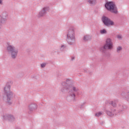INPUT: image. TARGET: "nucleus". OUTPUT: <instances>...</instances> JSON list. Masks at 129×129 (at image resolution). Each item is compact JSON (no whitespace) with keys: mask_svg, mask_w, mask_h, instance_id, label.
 Instances as JSON below:
<instances>
[{"mask_svg":"<svg viewBox=\"0 0 129 129\" xmlns=\"http://www.w3.org/2000/svg\"><path fill=\"white\" fill-rule=\"evenodd\" d=\"M45 66H46V63H42L41 64V67H42V68H44V67H45Z\"/></svg>","mask_w":129,"mask_h":129,"instance_id":"16","label":"nucleus"},{"mask_svg":"<svg viewBox=\"0 0 129 129\" xmlns=\"http://www.w3.org/2000/svg\"><path fill=\"white\" fill-rule=\"evenodd\" d=\"M2 24H3V22L0 20V29H2Z\"/></svg>","mask_w":129,"mask_h":129,"instance_id":"17","label":"nucleus"},{"mask_svg":"<svg viewBox=\"0 0 129 129\" xmlns=\"http://www.w3.org/2000/svg\"><path fill=\"white\" fill-rule=\"evenodd\" d=\"M4 92L7 95V102L9 104H12V98H13V93L11 92V86H7L4 89Z\"/></svg>","mask_w":129,"mask_h":129,"instance_id":"2","label":"nucleus"},{"mask_svg":"<svg viewBox=\"0 0 129 129\" xmlns=\"http://www.w3.org/2000/svg\"><path fill=\"white\" fill-rule=\"evenodd\" d=\"M62 85L64 88H67V89H70L71 90H73V91H76L77 90L75 87L72 86H69L68 84H66V83H63Z\"/></svg>","mask_w":129,"mask_h":129,"instance_id":"7","label":"nucleus"},{"mask_svg":"<svg viewBox=\"0 0 129 129\" xmlns=\"http://www.w3.org/2000/svg\"><path fill=\"white\" fill-rule=\"evenodd\" d=\"M0 4L1 5L3 4V0H0Z\"/></svg>","mask_w":129,"mask_h":129,"instance_id":"19","label":"nucleus"},{"mask_svg":"<svg viewBox=\"0 0 129 129\" xmlns=\"http://www.w3.org/2000/svg\"><path fill=\"white\" fill-rule=\"evenodd\" d=\"M74 41H75L74 31L70 30L68 34L67 41L68 42L69 44H72V43H73Z\"/></svg>","mask_w":129,"mask_h":129,"instance_id":"5","label":"nucleus"},{"mask_svg":"<svg viewBox=\"0 0 129 129\" xmlns=\"http://www.w3.org/2000/svg\"><path fill=\"white\" fill-rule=\"evenodd\" d=\"M122 50V47L121 46H118L117 48V52H120Z\"/></svg>","mask_w":129,"mask_h":129,"instance_id":"11","label":"nucleus"},{"mask_svg":"<svg viewBox=\"0 0 129 129\" xmlns=\"http://www.w3.org/2000/svg\"><path fill=\"white\" fill-rule=\"evenodd\" d=\"M122 37L120 35H117V38L119 40H120Z\"/></svg>","mask_w":129,"mask_h":129,"instance_id":"15","label":"nucleus"},{"mask_svg":"<svg viewBox=\"0 0 129 129\" xmlns=\"http://www.w3.org/2000/svg\"><path fill=\"white\" fill-rule=\"evenodd\" d=\"M89 3L92 5H94L96 3V0H89Z\"/></svg>","mask_w":129,"mask_h":129,"instance_id":"10","label":"nucleus"},{"mask_svg":"<svg viewBox=\"0 0 129 129\" xmlns=\"http://www.w3.org/2000/svg\"><path fill=\"white\" fill-rule=\"evenodd\" d=\"M101 114H102V113L99 112L95 114V116L98 117V116H100Z\"/></svg>","mask_w":129,"mask_h":129,"instance_id":"13","label":"nucleus"},{"mask_svg":"<svg viewBox=\"0 0 129 129\" xmlns=\"http://www.w3.org/2000/svg\"><path fill=\"white\" fill-rule=\"evenodd\" d=\"M107 114H108V115H109L110 116H111V114H110L109 112H107Z\"/></svg>","mask_w":129,"mask_h":129,"instance_id":"18","label":"nucleus"},{"mask_svg":"<svg viewBox=\"0 0 129 129\" xmlns=\"http://www.w3.org/2000/svg\"><path fill=\"white\" fill-rule=\"evenodd\" d=\"M7 50L9 51V52H11V56L13 59H15V58H16L17 55H18V49L16 48L15 47L13 46L9 45L7 47Z\"/></svg>","mask_w":129,"mask_h":129,"instance_id":"4","label":"nucleus"},{"mask_svg":"<svg viewBox=\"0 0 129 129\" xmlns=\"http://www.w3.org/2000/svg\"><path fill=\"white\" fill-rule=\"evenodd\" d=\"M72 99H74V97H75V94H74V92H72V94H71Z\"/></svg>","mask_w":129,"mask_h":129,"instance_id":"14","label":"nucleus"},{"mask_svg":"<svg viewBox=\"0 0 129 129\" xmlns=\"http://www.w3.org/2000/svg\"><path fill=\"white\" fill-rule=\"evenodd\" d=\"M113 46V43H112V40L110 38H107L106 40V44L104 46L100 48V51L101 52H104L106 49L110 50Z\"/></svg>","mask_w":129,"mask_h":129,"instance_id":"3","label":"nucleus"},{"mask_svg":"<svg viewBox=\"0 0 129 129\" xmlns=\"http://www.w3.org/2000/svg\"><path fill=\"white\" fill-rule=\"evenodd\" d=\"M100 33L101 34H106V30L105 29H103L100 30Z\"/></svg>","mask_w":129,"mask_h":129,"instance_id":"12","label":"nucleus"},{"mask_svg":"<svg viewBox=\"0 0 129 129\" xmlns=\"http://www.w3.org/2000/svg\"><path fill=\"white\" fill-rule=\"evenodd\" d=\"M102 21L103 22L105 26L108 27H110V26H114V22L108 19V18L106 17H103L102 18Z\"/></svg>","mask_w":129,"mask_h":129,"instance_id":"6","label":"nucleus"},{"mask_svg":"<svg viewBox=\"0 0 129 129\" xmlns=\"http://www.w3.org/2000/svg\"><path fill=\"white\" fill-rule=\"evenodd\" d=\"M112 105H113V106H115V104H113V103H112Z\"/></svg>","mask_w":129,"mask_h":129,"instance_id":"20","label":"nucleus"},{"mask_svg":"<svg viewBox=\"0 0 129 129\" xmlns=\"http://www.w3.org/2000/svg\"><path fill=\"white\" fill-rule=\"evenodd\" d=\"M105 7L106 9L111 12V13H113V14L117 13V7L115 6V4L113 2H107L105 5Z\"/></svg>","mask_w":129,"mask_h":129,"instance_id":"1","label":"nucleus"},{"mask_svg":"<svg viewBox=\"0 0 129 129\" xmlns=\"http://www.w3.org/2000/svg\"><path fill=\"white\" fill-rule=\"evenodd\" d=\"M46 10H47V8L43 9V10L39 13V17H42V16L45 14Z\"/></svg>","mask_w":129,"mask_h":129,"instance_id":"9","label":"nucleus"},{"mask_svg":"<svg viewBox=\"0 0 129 129\" xmlns=\"http://www.w3.org/2000/svg\"><path fill=\"white\" fill-rule=\"evenodd\" d=\"M91 40V36L89 35H86L84 37V41H90Z\"/></svg>","mask_w":129,"mask_h":129,"instance_id":"8","label":"nucleus"},{"mask_svg":"<svg viewBox=\"0 0 129 129\" xmlns=\"http://www.w3.org/2000/svg\"><path fill=\"white\" fill-rule=\"evenodd\" d=\"M72 92L71 91H70V94H71Z\"/></svg>","mask_w":129,"mask_h":129,"instance_id":"21","label":"nucleus"}]
</instances>
